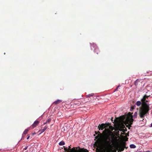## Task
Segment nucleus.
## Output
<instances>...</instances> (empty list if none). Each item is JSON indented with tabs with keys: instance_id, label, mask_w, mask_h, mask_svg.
<instances>
[{
	"instance_id": "7",
	"label": "nucleus",
	"mask_w": 152,
	"mask_h": 152,
	"mask_svg": "<svg viewBox=\"0 0 152 152\" xmlns=\"http://www.w3.org/2000/svg\"><path fill=\"white\" fill-rule=\"evenodd\" d=\"M48 126L47 125H45V126L44 127V128L42 129V127H41V129L40 130H39V131L38 132H40V133H39V134H40L44 132L48 128Z\"/></svg>"
},
{
	"instance_id": "4",
	"label": "nucleus",
	"mask_w": 152,
	"mask_h": 152,
	"mask_svg": "<svg viewBox=\"0 0 152 152\" xmlns=\"http://www.w3.org/2000/svg\"><path fill=\"white\" fill-rule=\"evenodd\" d=\"M91 47L92 48V47H93L94 48V52L95 53H96L97 54H98L99 53V50L96 44H93L91 45Z\"/></svg>"
},
{
	"instance_id": "24",
	"label": "nucleus",
	"mask_w": 152,
	"mask_h": 152,
	"mask_svg": "<svg viewBox=\"0 0 152 152\" xmlns=\"http://www.w3.org/2000/svg\"><path fill=\"white\" fill-rule=\"evenodd\" d=\"M46 123H46V122H45L44 123V124H43V125H45V124Z\"/></svg>"
},
{
	"instance_id": "33",
	"label": "nucleus",
	"mask_w": 152,
	"mask_h": 152,
	"mask_svg": "<svg viewBox=\"0 0 152 152\" xmlns=\"http://www.w3.org/2000/svg\"><path fill=\"white\" fill-rule=\"evenodd\" d=\"M1 151V149H0V151Z\"/></svg>"
},
{
	"instance_id": "9",
	"label": "nucleus",
	"mask_w": 152,
	"mask_h": 152,
	"mask_svg": "<svg viewBox=\"0 0 152 152\" xmlns=\"http://www.w3.org/2000/svg\"><path fill=\"white\" fill-rule=\"evenodd\" d=\"M39 123V121H35L34 123L32 124V126L33 128L37 126V125H38Z\"/></svg>"
},
{
	"instance_id": "19",
	"label": "nucleus",
	"mask_w": 152,
	"mask_h": 152,
	"mask_svg": "<svg viewBox=\"0 0 152 152\" xmlns=\"http://www.w3.org/2000/svg\"><path fill=\"white\" fill-rule=\"evenodd\" d=\"M63 148L64 150L65 151H69L68 149H67V148L65 147V146H63Z\"/></svg>"
},
{
	"instance_id": "18",
	"label": "nucleus",
	"mask_w": 152,
	"mask_h": 152,
	"mask_svg": "<svg viewBox=\"0 0 152 152\" xmlns=\"http://www.w3.org/2000/svg\"><path fill=\"white\" fill-rule=\"evenodd\" d=\"M137 112H135L134 115V118H136L137 116Z\"/></svg>"
},
{
	"instance_id": "3",
	"label": "nucleus",
	"mask_w": 152,
	"mask_h": 152,
	"mask_svg": "<svg viewBox=\"0 0 152 152\" xmlns=\"http://www.w3.org/2000/svg\"><path fill=\"white\" fill-rule=\"evenodd\" d=\"M126 146V143L124 142V143L120 145L118 147L119 151L118 152L120 151V152L124 151L125 148H127Z\"/></svg>"
},
{
	"instance_id": "11",
	"label": "nucleus",
	"mask_w": 152,
	"mask_h": 152,
	"mask_svg": "<svg viewBox=\"0 0 152 152\" xmlns=\"http://www.w3.org/2000/svg\"><path fill=\"white\" fill-rule=\"evenodd\" d=\"M124 128H125V127L124 125H123L121 127H119L118 128V130L121 131H122V132H124L125 131H124Z\"/></svg>"
},
{
	"instance_id": "10",
	"label": "nucleus",
	"mask_w": 152,
	"mask_h": 152,
	"mask_svg": "<svg viewBox=\"0 0 152 152\" xmlns=\"http://www.w3.org/2000/svg\"><path fill=\"white\" fill-rule=\"evenodd\" d=\"M62 101L61 100L58 99L57 100L54 102L53 103V104H55L56 105H58L60 104V103H61L62 102Z\"/></svg>"
},
{
	"instance_id": "16",
	"label": "nucleus",
	"mask_w": 152,
	"mask_h": 152,
	"mask_svg": "<svg viewBox=\"0 0 152 152\" xmlns=\"http://www.w3.org/2000/svg\"><path fill=\"white\" fill-rule=\"evenodd\" d=\"M94 95V94L91 93V94H88L86 96L87 97H90V96H91Z\"/></svg>"
},
{
	"instance_id": "31",
	"label": "nucleus",
	"mask_w": 152,
	"mask_h": 152,
	"mask_svg": "<svg viewBox=\"0 0 152 152\" xmlns=\"http://www.w3.org/2000/svg\"><path fill=\"white\" fill-rule=\"evenodd\" d=\"M99 144H100V143L99 142Z\"/></svg>"
},
{
	"instance_id": "27",
	"label": "nucleus",
	"mask_w": 152,
	"mask_h": 152,
	"mask_svg": "<svg viewBox=\"0 0 152 152\" xmlns=\"http://www.w3.org/2000/svg\"><path fill=\"white\" fill-rule=\"evenodd\" d=\"M85 150L86 151V152H88V151L86 149H85Z\"/></svg>"
},
{
	"instance_id": "26",
	"label": "nucleus",
	"mask_w": 152,
	"mask_h": 152,
	"mask_svg": "<svg viewBox=\"0 0 152 152\" xmlns=\"http://www.w3.org/2000/svg\"><path fill=\"white\" fill-rule=\"evenodd\" d=\"M132 108L133 109H134V107H132Z\"/></svg>"
},
{
	"instance_id": "1",
	"label": "nucleus",
	"mask_w": 152,
	"mask_h": 152,
	"mask_svg": "<svg viewBox=\"0 0 152 152\" xmlns=\"http://www.w3.org/2000/svg\"><path fill=\"white\" fill-rule=\"evenodd\" d=\"M149 97V96H148L146 95H145L141 99V101H138L135 104L138 106L141 105L139 110V116L140 118L142 119L140 121L144 122L145 123L146 122V120H144V117L145 116L148 114V112L150 109L149 104L148 103V101L147 99Z\"/></svg>"
},
{
	"instance_id": "22",
	"label": "nucleus",
	"mask_w": 152,
	"mask_h": 152,
	"mask_svg": "<svg viewBox=\"0 0 152 152\" xmlns=\"http://www.w3.org/2000/svg\"><path fill=\"white\" fill-rule=\"evenodd\" d=\"M28 146H27L25 148H24V149L25 150H26L28 148Z\"/></svg>"
},
{
	"instance_id": "15",
	"label": "nucleus",
	"mask_w": 152,
	"mask_h": 152,
	"mask_svg": "<svg viewBox=\"0 0 152 152\" xmlns=\"http://www.w3.org/2000/svg\"><path fill=\"white\" fill-rule=\"evenodd\" d=\"M76 151L75 147H73L70 150L71 152H75Z\"/></svg>"
},
{
	"instance_id": "14",
	"label": "nucleus",
	"mask_w": 152,
	"mask_h": 152,
	"mask_svg": "<svg viewBox=\"0 0 152 152\" xmlns=\"http://www.w3.org/2000/svg\"><path fill=\"white\" fill-rule=\"evenodd\" d=\"M130 147L132 148H134L136 147V146L134 144H131L130 145Z\"/></svg>"
},
{
	"instance_id": "23",
	"label": "nucleus",
	"mask_w": 152,
	"mask_h": 152,
	"mask_svg": "<svg viewBox=\"0 0 152 152\" xmlns=\"http://www.w3.org/2000/svg\"><path fill=\"white\" fill-rule=\"evenodd\" d=\"M30 137V136L29 135H28V137H27V139L28 140V139L29 137Z\"/></svg>"
},
{
	"instance_id": "2",
	"label": "nucleus",
	"mask_w": 152,
	"mask_h": 152,
	"mask_svg": "<svg viewBox=\"0 0 152 152\" xmlns=\"http://www.w3.org/2000/svg\"><path fill=\"white\" fill-rule=\"evenodd\" d=\"M133 117V116L132 115L131 118L128 117L126 119L125 125L129 129H130V128L131 126V125L133 124L134 121Z\"/></svg>"
},
{
	"instance_id": "29",
	"label": "nucleus",
	"mask_w": 152,
	"mask_h": 152,
	"mask_svg": "<svg viewBox=\"0 0 152 152\" xmlns=\"http://www.w3.org/2000/svg\"><path fill=\"white\" fill-rule=\"evenodd\" d=\"M112 149H113V148H112V149L110 151L112 150Z\"/></svg>"
},
{
	"instance_id": "28",
	"label": "nucleus",
	"mask_w": 152,
	"mask_h": 152,
	"mask_svg": "<svg viewBox=\"0 0 152 152\" xmlns=\"http://www.w3.org/2000/svg\"><path fill=\"white\" fill-rule=\"evenodd\" d=\"M151 127H152V123H151Z\"/></svg>"
},
{
	"instance_id": "5",
	"label": "nucleus",
	"mask_w": 152,
	"mask_h": 152,
	"mask_svg": "<svg viewBox=\"0 0 152 152\" xmlns=\"http://www.w3.org/2000/svg\"><path fill=\"white\" fill-rule=\"evenodd\" d=\"M104 139H105V141L106 143V144L110 145V137L109 135H106L104 138Z\"/></svg>"
},
{
	"instance_id": "20",
	"label": "nucleus",
	"mask_w": 152,
	"mask_h": 152,
	"mask_svg": "<svg viewBox=\"0 0 152 152\" xmlns=\"http://www.w3.org/2000/svg\"><path fill=\"white\" fill-rule=\"evenodd\" d=\"M139 80L138 79H137L134 82V84L136 86L137 85V81H138Z\"/></svg>"
},
{
	"instance_id": "32",
	"label": "nucleus",
	"mask_w": 152,
	"mask_h": 152,
	"mask_svg": "<svg viewBox=\"0 0 152 152\" xmlns=\"http://www.w3.org/2000/svg\"><path fill=\"white\" fill-rule=\"evenodd\" d=\"M138 82H139V81H137V83Z\"/></svg>"
},
{
	"instance_id": "21",
	"label": "nucleus",
	"mask_w": 152,
	"mask_h": 152,
	"mask_svg": "<svg viewBox=\"0 0 152 152\" xmlns=\"http://www.w3.org/2000/svg\"><path fill=\"white\" fill-rule=\"evenodd\" d=\"M71 146H69L68 147V149L69 151V150H71V149H71Z\"/></svg>"
},
{
	"instance_id": "12",
	"label": "nucleus",
	"mask_w": 152,
	"mask_h": 152,
	"mask_svg": "<svg viewBox=\"0 0 152 152\" xmlns=\"http://www.w3.org/2000/svg\"><path fill=\"white\" fill-rule=\"evenodd\" d=\"M65 144V143L63 141H62L59 143V145H64Z\"/></svg>"
},
{
	"instance_id": "25",
	"label": "nucleus",
	"mask_w": 152,
	"mask_h": 152,
	"mask_svg": "<svg viewBox=\"0 0 152 152\" xmlns=\"http://www.w3.org/2000/svg\"><path fill=\"white\" fill-rule=\"evenodd\" d=\"M36 134V133H35V132H34V133H33V134H33V135H34V134Z\"/></svg>"
},
{
	"instance_id": "6",
	"label": "nucleus",
	"mask_w": 152,
	"mask_h": 152,
	"mask_svg": "<svg viewBox=\"0 0 152 152\" xmlns=\"http://www.w3.org/2000/svg\"><path fill=\"white\" fill-rule=\"evenodd\" d=\"M95 133L96 134H97L98 133H99V134L95 137L96 138L99 139L102 138L103 136L100 133L99 131L97 132H96Z\"/></svg>"
},
{
	"instance_id": "8",
	"label": "nucleus",
	"mask_w": 152,
	"mask_h": 152,
	"mask_svg": "<svg viewBox=\"0 0 152 152\" xmlns=\"http://www.w3.org/2000/svg\"><path fill=\"white\" fill-rule=\"evenodd\" d=\"M105 124H99L98 127V129H99V130H100L101 129L102 130H103L104 129L105 127Z\"/></svg>"
},
{
	"instance_id": "30",
	"label": "nucleus",
	"mask_w": 152,
	"mask_h": 152,
	"mask_svg": "<svg viewBox=\"0 0 152 152\" xmlns=\"http://www.w3.org/2000/svg\"><path fill=\"white\" fill-rule=\"evenodd\" d=\"M149 151H146L145 152H149Z\"/></svg>"
},
{
	"instance_id": "13",
	"label": "nucleus",
	"mask_w": 152,
	"mask_h": 152,
	"mask_svg": "<svg viewBox=\"0 0 152 152\" xmlns=\"http://www.w3.org/2000/svg\"><path fill=\"white\" fill-rule=\"evenodd\" d=\"M29 130V128H28L27 129H25L24 131L23 134H26L28 132Z\"/></svg>"
},
{
	"instance_id": "17",
	"label": "nucleus",
	"mask_w": 152,
	"mask_h": 152,
	"mask_svg": "<svg viewBox=\"0 0 152 152\" xmlns=\"http://www.w3.org/2000/svg\"><path fill=\"white\" fill-rule=\"evenodd\" d=\"M51 121V119L50 118H49L46 121V123H47L49 124L50 122Z\"/></svg>"
}]
</instances>
